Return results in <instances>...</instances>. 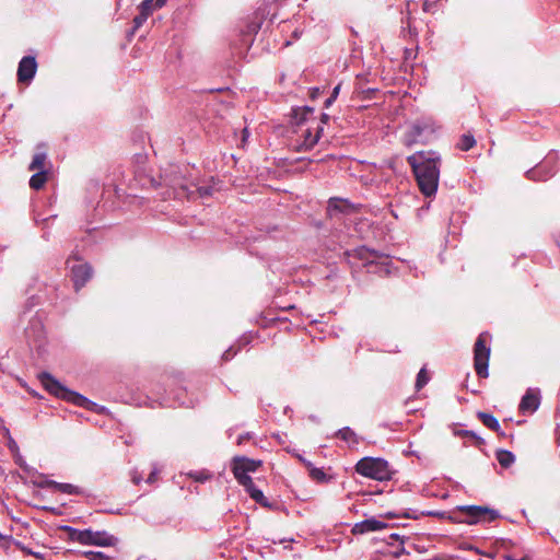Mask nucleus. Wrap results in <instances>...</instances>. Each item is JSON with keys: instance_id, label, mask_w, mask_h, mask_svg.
Listing matches in <instances>:
<instances>
[{"instance_id": "40", "label": "nucleus", "mask_w": 560, "mask_h": 560, "mask_svg": "<svg viewBox=\"0 0 560 560\" xmlns=\"http://www.w3.org/2000/svg\"><path fill=\"white\" fill-rule=\"evenodd\" d=\"M405 552H406V550H405V548L402 547V548L399 550V552H396L395 555H396V557H398L400 553H405Z\"/></svg>"}, {"instance_id": "12", "label": "nucleus", "mask_w": 560, "mask_h": 560, "mask_svg": "<svg viewBox=\"0 0 560 560\" xmlns=\"http://www.w3.org/2000/svg\"><path fill=\"white\" fill-rule=\"evenodd\" d=\"M540 406V392L537 388H529L522 397L518 409L523 415L534 413Z\"/></svg>"}, {"instance_id": "9", "label": "nucleus", "mask_w": 560, "mask_h": 560, "mask_svg": "<svg viewBox=\"0 0 560 560\" xmlns=\"http://www.w3.org/2000/svg\"><path fill=\"white\" fill-rule=\"evenodd\" d=\"M488 335L480 334L476 340L474 348V365L478 376H488V363L490 357V348L487 346Z\"/></svg>"}, {"instance_id": "28", "label": "nucleus", "mask_w": 560, "mask_h": 560, "mask_svg": "<svg viewBox=\"0 0 560 560\" xmlns=\"http://www.w3.org/2000/svg\"><path fill=\"white\" fill-rule=\"evenodd\" d=\"M84 555L90 560H108L109 559L108 556H106L105 553L100 552V551H86V552H84Z\"/></svg>"}, {"instance_id": "18", "label": "nucleus", "mask_w": 560, "mask_h": 560, "mask_svg": "<svg viewBox=\"0 0 560 560\" xmlns=\"http://www.w3.org/2000/svg\"><path fill=\"white\" fill-rule=\"evenodd\" d=\"M92 545L95 546H102V547H109L115 544V537L107 534L106 532H93L92 530Z\"/></svg>"}, {"instance_id": "17", "label": "nucleus", "mask_w": 560, "mask_h": 560, "mask_svg": "<svg viewBox=\"0 0 560 560\" xmlns=\"http://www.w3.org/2000/svg\"><path fill=\"white\" fill-rule=\"evenodd\" d=\"M46 486L54 489L55 491H59L66 494H83L84 491L78 486L67 482H57L55 480H49L46 482Z\"/></svg>"}, {"instance_id": "30", "label": "nucleus", "mask_w": 560, "mask_h": 560, "mask_svg": "<svg viewBox=\"0 0 560 560\" xmlns=\"http://www.w3.org/2000/svg\"><path fill=\"white\" fill-rule=\"evenodd\" d=\"M190 476L196 481H199V482H203V481H206V480H208L210 478V475L208 472H205V471L194 472V474H190Z\"/></svg>"}, {"instance_id": "33", "label": "nucleus", "mask_w": 560, "mask_h": 560, "mask_svg": "<svg viewBox=\"0 0 560 560\" xmlns=\"http://www.w3.org/2000/svg\"><path fill=\"white\" fill-rule=\"evenodd\" d=\"M131 480L135 485H139L142 481V475L135 469L131 471Z\"/></svg>"}, {"instance_id": "10", "label": "nucleus", "mask_w": 560, "mask_h": 560, "mask_svg": "<svg viewBox=\"0 0 560 560\" xmlns=\"http://www.w3.org/2000/svg\"><path fill=\"white\" fill-rule=\"evenodd\" d=\"M557 154L549 153L541 163L526 172V177L530 180H547L557 172Z\"/></svg>"}, {"instance_id": "8", "label": "nucleus", "mask_w": 560, "mask_h": 560, "mask_svg": "<svg viewBox=\"0 0 560 560\" xmlns=\"http://www.w3.org/2000/svg\"><path fill=\"white\" fill-rule=\"evenodd\" d=\"M457 510L464 514L462 522L467 524L490 523L500 515L497 510L480 505H460Z\"/></svg>"}, {"instance_id": "37", "label": "nucleus", "mask_w": 560, "mask_h": 560, "mask_svg": "<svg viewBox=\"0 0 560 560\" xmlns=\"http://www.w3.org/2000/svg\"><path fill=\"white\" fill-rule=\"evenodd\" d=\"M252 439V434L250 433H245V434H241L238 438H237V444L241 445L243 444L246 440H249Z\"/></svg>"}, {"instance_id": "1", "label": "nucleus", "mask_w": 560, "mask_h": 560, "mask_svg": "<svg viewBox=\"0 0 560 560\" xmlns=\"http://www.w3.org/2000/svg\"><path fill=\"white\" fill-rule=\"evenodd\" d=\"M292 118L296 125V151H308L318 142L323 132V125L328 116L322 114L320 118L314 115V107H292Z\"/></svg>"}, {"instance_id": "38", "label": "nucleus", "mask_w": 560, "mask_h": 560, "mask_svg": "<svg viewBox=\"0 0 560 560\" xmlns=\"http://www.w3.org/2000/svg\"><path fill=\"white\" fill-rule=\"evenodd\" d=\"M341 202H343L341 199L331 198L329 200V207L334 208V209H337V208H339V203H341Z\"/></svg>"}, {"instance_id": "23", "label": "nucleus", "mask_w": 560, "mask_h": 560, "mask_svg": "<svg viewBox=\"0 0 560 560\" xmlns=\"http://www.w3.org/2000/svg\"><path fill=\"white\" fill-rule=\"evenodd\" d=\"M35 174L32 175L30 178V186L31 188L38 190L40 189L46 180H47V173L46 171H34Z\"/></svg>"}, {"instance_id": "22", "label": "nucleus", "mask_w": 560, "mask_h": 560, "mask_svg": "<svg viewBox=\"0 0 560 560\" xmlns=\"http://www.w3.org/2000/svg\"><path fill=\"white\" fill-rule=\"evenodd\" d=\"M47 154L45 151H38L34 154L32 163L30 164L31 171H45Z\"/></svg>"}, {"instance_id": "29", "label": "nucleus", "mask_w": 560, "mask_h": 560, "mask_svg": "<svg viewBox=\"0 0 560 560\" xmlns=\"http://www.w3.org/2000/svg\"><path fill=\"white\" fill-rule=\"evenodd\" d=\"M325 92V89L320 88H313L310 90V101L316 102L318 101L319 95H322Z\"/></svg>"}, {"instance_id": "4", "label": "nucleus", "mask_w": 560, "mask_h": 560, "mask_svg": "<svg viewBox=\"0 0 560 560\" xmlns=\"http://www.w3.org/2000/svg\"><path fill=\"white\" fill-rule=\"evenodd\" d=\"M261 466V460H255L245 456H235L232 459V472L237 482L243 486L249 497L260 504H266L265 495L261 490L255 487L250 472L257 471Z\"/></svg>"}, {"instance_id": "36", "label": "nucleus", "mask_w": 560, "mask_h": 560, "mask_svg": "<svg viewBox=\"0 0 560 560\" xmlns=\"http://www.w3.org/2000/svg\"><path fill=\"white\" fill-rule=\"evenodd\" d=\"M427 515H430V516H434V517H439V518H444L446 516V512H442V511H430L427 513Z\"/></svg>"}, {"instance_id": "26", "label": "nucleus", "mask_w": 560, "mask_h": 560, "mask_svg": "<svg viewBox=\"0 0 560 560\" xmlns=\"http://www.w3.org/2000/svg\"><path fill=\"white\" fill-rule=\"evenodd\" d=\"M476 144V140H475V137L470 133H465L463 135L456 147L460 150V151H468L470 150L471 148H474Z\"/></svg>"}, {"instance_id": "14", "label": "nucleus", "mask_w": 560, "mask_h": 560, "mask_svg": "<svg viewBox=\"0 0 560 560\" xmlns=\"http://www.w3.org/2000/svg\"><path fill=\"white\" fill-rule=\"evenodd\" d=\"M386 526H387L386 523H384L380 520H376L374 517H371V518H366L362 522L355 523L352 528V533L354 535H362V534H366V533H371V532H378V530L385 528Z\"/></svg>"}, {"instance_id": "42", "label": "nucleus", "mask_w": 560, "mask_h": 560, "mask_svg": "<svg viewBox=\"0 0 560 560\" xmlns=\"http://www.w3.org/2000/svg\"><path fill=\"white\" fill-rule=\"evenodd\" d=\"M33 556L37 557V558H40L39 553H36V552H31Z\"/></svg>"}, {"instance_id": "20", "label": "nucleus", "mask_w": 560, "mask_h": 560, "mask_svg": "<svg viewBox=\"0 0 560 560\" xmlns=\"http://www.w3.org/2000/svg\"><path fill=\"white\" fill-rule=\"evenodd\" d=\"M92 529H71L70 538L81 545H92Z\"/></svg>"}, {"instance_id": "34", "label": "nucleus", "mask_w": 560, "mask_h": 560, "mask_svg": "<svg viewBox=\"0 0 560 560\" xmlns=\"http://www.w3.org/2000/svg\"><path fill=\"white\" fill-rule=\"evenodd\" d=\"M236 354V350L233 349V347L229 348L223 354H222V359L224 361H228L230 359H232L234 355Z\"/></svg>"}, {"instance_id": "32", "label": "nucleus", "mask_w": 560, "mask_h": 560, "mask_svg": "<svg viewBox=\"0 0 560 560\" xmlns=\"http://www.w3.org/2000/svg\"><path fill=\"white\" fill-rule=\"evenodd\" d=\"M148 18H149V15H144V13L140 11L139 15H137L133 19V22L137 26H140L142 23H144L147 21Z\"/></svg>"}, {"instance_id": "39", "label": "nucleus", "mask_w": 560, "mask_h": 560, "mask_svg": "<svg viewBox=\"0 0 560 560\" xmlns=\"http://www.w3.org/2000/svg\"><path fill=\"white\" fill-rule=\"evenodd\" d=\"M389 538H390L392 540L399 541V542H400V545H404V544H405V541H406V540H405V538H404V537H400L398 534H392V535L389 536Z\"/></svg>"}, {"instance_id": "35", "label": "nucleus", "mask_w": 560, "mask_h": 560, "mask_svg": "<svg viewBox=\"0 0 560 560\" xmlns=\"http://www.w3.org/2000/svg\"><path fill=\"white\" fill-rule=\"evenodd\" d=\"M158 474H159V470L156 468H153V470L151 471V474L149 475V477L147 479V482L153 483L156 480Z\"/></svg>"}, {"instance_id": "21", "label": "nucleus", "mask_w": 560, "mask_h": 560, "mask_svg": "<svg viewBox=\"0 0 560 560\" xmlns=\"http://www.w3.org/2000/svg\"><path fill=\"white\" fill-rule=\"evenodd\" d=\"M165 3L166 0H143L139 5V11L150 16L153 11L161 9Z\"/></svg>"}, {"instance_id": "11", "label": "nucleus", "mask_w": 560, "mask_h": 560, "mask_svg": "<svg viewBox=\"0 0 560 560\" xmlns=\"http://www.w3.org/2000/svg\"><path fill=\"white\" fill-rule=\"evenodd\" d=\"M67 265L70 269L74 288L79 291L91 279L92 268L85 262H80L75 257L69 258Z\"/></svg>"}, {"instance_id": "19", "label": "nucleus", "mask_w": 560, "mask_h": 560, "mask_svg": "<svg viewBox=\"0 0 560 560\" xmlns=\"http://www.w3.org/2000/svg\"><path fill=\"white\" fill-rule=\"evenodd\" d=\"M336 436L340 440L347 442L350 446H355L360 443V439L357 433L349 427H345L339 429L336 432Z\"/></svg>"}, {"instance_id": "15", "label": "nucleus", "mask_w": 560, "mask_h": 560, "mask_svg": "<svg viewBox=\"0 0 560 560\" xmlns=\"http://www.w3.org/2000/svg\"><path fill=\"white\" fill-rule=\"evenodd\" d=\"M348 255L362 260L364 266L372 265L377 259L382 258L375 250H371L365 246L358 247L352 253H348Z\"/></svg>"}, {"instance_id": "16", "label": "nucleus", "mask_w": 560, "mask_h": 560, "mask_svg": "<svg viewBox=\"0 0 560 560\" xmlns=\"http://www.w3.org/2000/svg\"><path fill=\"white\" fill-rule=\"evenodd\" d=\"M300 459L304 463V465L308 469L310 477L314 481H316L318 483H328L331 481L332 476L327 475L323 468L315 467L311 462H308L304 458H300Z\"/></svg>"}, {"instance_id": "5", "label": "nucleus", "mask_w": 560, "mask_h": 560, "mask_svg": "<svg viewBox=\"0 0 560 560\" xmlns=\"http://www.w3.org/2000/svg\"><path fill=\"white\" fill-rule=\"evenodd\" d=\"M39 378L44 388L56 397L70 401L91 411L97 410V404L91 401L81 394L68 389L49 373H42Z\"/></svg>"}, {"instance_id": "3", "label": "nucleus", "mask_w": 560, "mask_h": 560, "mask_svg": "<svg viewBox=\"0 0 560 560\" xmlns=\"http://www.w3.org/2000/svg\"><path fill=\"white\" fill-rule=\"evenodd\" d=\"M184 178L180 176L177 166H170L168 170H165L164 173L161 174L160 180L158 182L154 178L150 179L152 186H165L168 188L166 196L167 198H194L195 194H197L200 198L209 197L215 190L212 185H201L195 186V190H190L189 187L184 183Z\"/></svg>"}, {"instance_id": "27", "label": "nucleus", "mask_w": 560, "mask_h": 560, "mask_svg": "<svg viewBox=\"0 0 560 560\" xmlns=\"http://www.w3.org/2000/svg\"><path fill=\"white\" fill-rule=\"evenodd\" d=\"M429 380L430 377L425 368H422L417 375L416 389L420 390L421 388H423L428 384Z\"/></svg>"}, {"instance_id": "6", "label": "nucleus", "mask_w": 560, "mask_h": 560, "mask_svg": "<svg viewBox=\"0 0 560 560\" xmlns=\"http://www.w3.org/2000/svg\"><path fill=\"white\" fill-rule=\"evenodd\" d=\"M354 468L359 475L377 481L390 480L394 475L388 462L381 457H363Z\"/></svg>"}, {"instance_id": "41", "label": "nucleus", "mask_w": 560, "mask_h": 560, "mask_svg": "<svg viewBox=\"0 0 560 560\" xmlns=\"http://www.w3.org/2000/svg\"><path fill=\"white\" fill-rule=\"evenodd\" d=\"M556 242H557L558 246L560 247V235L557 237Z\"/></svg>"}, {"instance_id": "24", "label": "nucleus", "mask_w": 560, "mask_h": 560, "mask_svg": "<svg viewBox=\"0 0 560 560\" xmlns=\"http://www.w3.org/2000/svg\"><path fill=\"white\" fill-rule=\"evenodd\" d=\"M478 419L482 422V424L495 432L500 430L499 421L490 413L487 412H478Z\"/></svg>"}, {"instance_id": "2", "label": "nucleus", "mask_w": 560, "mask_h": 560, "mask_svg": "<svg viewBox=\"0 0 560 560\" xmlns=\"http://www.w3.org/2000/svg\"><path fill=\"white\" fill-rule=\"evenodd\" d=\"M421 192L431 197L435 195L440 177V156L434 152L419 151L407 158Z\"/></svg>"}, {"instance_id": "31", "label": "nucleus", "mask_w": 560, "mask_h": 560, "mask_svg": "<svg viewBox=\"0 0 560 560\" xmlns=\"http://www.w3.org/2000/svg\"><path fill=\"white\" fill-rule=\"evenodd\" d=\"M339 89H340V86H339V85H337V86L332 90V92H331L330 96H329V97H327V98L325 100L324 105H331V104L335 102L336 96H337V94L339 93Z\"/></svg>"}, {"instance_id": "25", "label": "nucleus", "mask_w": 560, "mask_h": 560, "mask_svg": "<svg viewBox=\"0 0 560 560\" xmlns=\"http://www.w3.org/2000/svg\"><path fill=\"white\" fill-rule=\"evenodd\" d=\"M497 460L502 467L508 468L515 462V456L510 451L500 450L497 452Z\"/></svg>"}, {"instance_id": "7", "label": "nucleus", "mask_w": 560, "mask_h": 560, "mask_svg": "<svg viewBox=\"0 0 560 560\" xmlns=\"http://www.w3.org/2000/svg\"><path fill=\"white\" fill-rule=\"evenodd\" d=\"M438 128L439 126L431 118L417 120L405 131L404 143L408 147L418 142L425 143Z\"/></svg>"}, {"instance_id": "13", "label": "nucleus", "mask_w": 560, "mask_h": 560, "mask_svg": "<svg viewBox=\"0 0 560 560\" xmlns=\"http://www.w3.org/2000/svg\"><path fill=\"white\" fill-rule=\"evenodd\" d=\"M37 70L35 57L25 56L21 59L18 68V81L20 83H30Z\"/></svg>"}]
</instances>
